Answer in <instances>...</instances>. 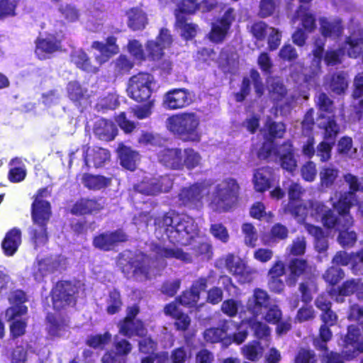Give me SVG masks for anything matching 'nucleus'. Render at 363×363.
<instances>
[{"label": "nucleus", "instance_id": "58836bf2", "mask_svg": "<svg viewBox=\"0 0 363 363\" xmlns=\"http://www.w3.org/2000/svg\"><path fill=\"white\" fill-rule=\"evenodd\" d=\"M48 330L52 337H62L68 332L67 321L60 316H48Z\"/></svg>", "mask_w": 363, "mask_h": 363}, {"label": "nucleus", "instance_id": "c85d7f7f", "mask_svg": "<svg viewBox=\"0 0 363 363\" xmlns=\"http://www.w3.org/2000/svg\"><path fill=\"white\" fill-rule=\"evenodd\" d=\"M10 303L12 305L6 311V317L9 319H14L16 316H23L27 313V307L23 303L26 302V294L22 291H16L12 292L9 298Z\"/></svg>", "mask_w": 363, "mask_h": 363}, {"label": "nucleus", "instance_id": "774afa93", "mask_svg": "<svg viewBox=\"0 0 363 363\" xmlns=\"http://www.w3.org/2000/svg\"><path fill=\"white\" fill-rule=\"evenodd\" d=\"M114 71L118 74L128 72L133 67V62L124 55H121L113 62Z\"/></svg>", "mask_w": 363, "mask_h": 363}, {"label": "nucleus", "instance_id": "cd10ccee", "mask_svg": "<svg viewBox=\"0 0 363 363\" xmlns=\"http://www.w3.org/2000/svg\"><path fill=\"white\" fill-rule=\"evenodd\" d=\"M158 160L167 168L182 170V150L180 148H164L158 152Z\"/></svg>", "mask_w": 363, "mask_h": 363}, {"label": "nucleus", "instance_id": "bf43d9fd", "mask_svg": "<svg viewBox=\"0 0 363 363\" xmlns=\"http://www.w3.org/2000/svg\"><path fill=\"white\" fill-rule=\"evenodd\" d=\"M106 311L108 314L113 315L118 313L122 306L119 292L116 290L111 291L106 300Z\"/></svg>", "mask_w": 363, "mask_h": 363}, {"label": "nucleus", "instance_id": "20e7f679", "mask_svg": "<svg viewBox=\"0 0 363 363\" xmlns=\"http://www.w3.org/2000/svg\"><path fill=\"white\" fill-rule=\"evenodd\" d=\"M284 133L285 126L282 123L267 121L264 129L266 141L258 151L257 156L259 159L279 160L283 169L292 172L296 169L297 162L294 157L291 144L286 143L278 149L272 141L277 138H281Z\"/></svg>", "mask_w": 363, "mask_h": 363}, {"label": "nucleus", "instance_id": "680f3d73", "mask_svg": "<svg viewBox=\"0 0 363 363\" xmlns=\"http://www.w3.org/2000/svg\"><path fill=\"white\" fill-rule=\"evenodd\" d=\"M242 232L244 235V241L247 246L255 247L258 239L257 232L254 225L245 223L242 225Z\"/></svg>", "mask_w": 363, "mask_h": 363}, {"label": "nucleus", "instance_id": "e433bc0d", "mask_svg": "<svg viewBox=\"0 0 363 363\" xmlns=\"http://www.w3.org/2000/svg\"><path fill=\"white\" fill-rule=\"evenodd\" d=\"M177 9L175 10L177 18V26L181 30L182 35L186 40L194 38L196 34L197 26L195 24L187 23L184 14L186 12L182 11L180 4H177Z\"/></svg>", "mask_w": 363, "mask_h": 363}, {"label": "nucleus", "instance_id": "bb28decb", "mask_svg": "<svg viewBox=\"0 0 363 363\" xmlns=\"http://www.w3.org/2000/svg\"><path fill=\"white\" fill-rule=\"evenodd\" d=\"M92 48L99 52V54H96V60L99 65L107 62L112 55L117 54L119 51L118 46L116 45V38L113 36L108 37L106 43L94 42Z\"/></svg>", "mask_w": 363, "mask_h": 363}, {"label": "nucleus", "instance_id": "09e8293b", "mask_svg": "<svg viewBox=\"0 0 363 363\" xmlns=\"http://www.w3.org/2000/svg\"><path fill=\"white\" fill-rule=\"evenodd\" d=\"M298 18H301L303 27L308 32H311L315 28V18L311 13H308L304 6H299L296 15L292 18V22L294 23Z\"/></svg>", "mask_w": 363, "mask_h": 363}, {"label": "nucleus", "instance_id": "4c0bfd02", "mask_svg": "<svg viewBox=\"0 0 363 363\" xmlns=\"http://www.w3.org/2000/svg\"><path fill=\"white\" fill-rule=\"evenodd\" d=\"M289 230L287 228L280 223L274 225L269 233L262 235V241L264 245H272L281 240L288 237Z\"/></svg>", "mask_w": 363, "mask_h": 363}, {"label": "nucleus", "instance_id": "423d86ee", "mask_svg": "<svg viewBox=\"0 0 363 363\" xmlns=\"http://www.w3.org/2000/svg\"><path fill=\"white\" fill-rule=\"evenodd\" d=\"M320 31L323 36L315 40L313 50V60L311 64V75H308L306 70L303 73V78L306 82L315 77L320 72V63L324 50L325 38H336L343 32L342 21L339 18L320 17L319 18Z\"/></svg>", "mask_w": 363, "mask_h": 363}, {"label": "nucleus", "instance_id": "79ce46f5", "mask_svg": "<svg viewBox=\"0 0 363 363\" xmlns=\"http://www.w3.org/2000/svg\"><path fill=\"white\" fill-rule=\"evenodd\" d=\"M126 14L128 18V26L134 30L144 28L147 23L146 14L139 8L130 9Z\"/></svg>", "mask_w": 363, "mask_h": 363}, {"label": "nucleus", "instance_id": "2eb2a0df", "mask_svg": "<svg viewBox=\"0 0 363 363\" xmlns=\"http://www.w3.org/2000/svg\"><path fill=\"white\" fill-rule=\"evenodd\" d=\"M65 265L66 259L61 256L38 257L32 267V274L36 281H40L55 270L65 268Z\"/></svg>", "mask_w": 363, "mask_h": 363}, {"label": "nucleus", "instance_id": "f257e3e1", "mask_svg": "<svg viewBox=\"0 0 363 363\" xmlns=\"http://www.w3.org/2000/svg\"><path fill=\"white\" fill-rule=\"evenodd\" d=\"M345 180L350 186V191L344 194H335L331 198L333 206L338 212L335 215L333 211H328L323 217L322 223L328 230H334L340 233L338 242L343 247H351L357 240V235L354 231H350L353 220L349 213L351 206L356 201L355 191H363V178L347 174Z\"/></svg>", "mask_w": 363, "mask_h": 363}, {"label": "nucleus", "instance_id": "2f4dec72", "mask_svg": "<svg viewBox=\"0 0 363 363\" xmlns=\"http://www.w3.org/2000/svg\"><path fill=\"white\" fill-rule=\"evenodd\" d=\"M206 287V279H199L193 284L189 291L184 292L182 296L179 297V303L189 308L196 306L197 302L199 299V293L204 290Z\"/></svg>", "mask_w": 363, "mask_h": 363}, {"label": "nucleus", "instance_id": "a211bd4d", "mask_svg": "<svg viewBox=\"0 0 363 363\" xmlns=\"http://www.w3.org/2000/svg\"><path fill=\"white\" fill-rule=\"evenodd\" d=\"M172 186V180L168 176L149 178L145 177L135 185V190L146 195H155L168 191Z\"/></svg>", "mask_w": 363, "mask_h": 363}, {"label": "nucleus", "instance_id": "4468645a", "mask_svg": "<svg viewBox=\"0 0 363 363\" xmlns=\"http://www.w3.org/2000/svg\"><path fill=\"white\" fill-rule=\"evenodd\" d=\"M77 287L69 281H62L55 285L52 291V301L55 310H60L67 306H73L76 301Z\"/></svg>", "mask_w": 363, "mask_h": 363}, {"label": "nucleus", "instance_id": "6e6552de", "mask_svg": "<svg viewBox=\"0 0 363 363\" xmlns=\"http://www.w3.org/2000/svg\"><path fill=\"white\" fill-rule=\"evenodd\" d=\"M240 186L234 178L228 177L218 182L209 194L208 206L214 211L225 212L236 203Z\"/></svg>", "mask_w": 363, "mask_h": 363}, {"label": "nucleus", "instance_id": "6ab92c4d", "mask_svg": "<svg viewBox=\"0 0 363 363\" xmlns=\"http://www.w3.org/2000/svg\"><path fill=\"white\" fill-rule=\"evenodd\" d=\"M192 102L190 91L186 89H173L162 98V106L167 110H177L189 106Z\"/></svg>", "mask_w": 363, "mask_h": 363}, {"label": "nucleus", "instance_id": "f03ea898", "mask_svg": "<svg viewBox=\"0 0 363 363\" xmlns=\"http://www.w3.org/2000/svg\"><path fill=\"white\" fill-rule=\"evenodd\" d=\"M155 234L159 239L164 236L172 242H178L182 245H191L196 255L211 257V246L206 242L200 235L194 219L184 214L168 213L155 220Z\"/></svg>", "mask_w": 363, "mask_h": 363}, {"label": "nucleus", "instance_id": "ddd939ff", "mask_svg": "<svg viewBox=\"0 0 363 363\" xmlns=\"http://www.w3.org/2000/svg\"><path fill=\"white\" fill-rule=\"evenodd\" d=\"M318 126L324 130V139L317 147V155L322 162H326L331 157V150L334 145V140L339 133V125L330 117L323 119L318 123Z\"/></svg>", "mask_w": 363, "mask_h": 363}, {"label": "nucleus", "instance_id": "a878e982", "mask_svg": "<svg viewBox=\"0 0 363 363\" xmlns=\"http://www.w3.org/2000/svg\"><path fill=\"white\" fill-rule=\"evenodd\" d=\"M126 240L127 235L122 230H118L111 233L100 234L94 238L93 244L94 247L99 249L109 250L118 242H124Z\"/></svg>", "mask_w": 363, "mask_h": 363}, {"label": "nucleus", "instance_id": "39448f33", "mask_svg": "<svg viewBox=\"0 0 363 363\" xmlns=\"http://www.w3.org/2000/svg\"><path fill=\"white\" fill-rule=\"evenodd\" d=\"M50 194L48 189L38 191L32 205V218L33 225L30 231L35 248L44 245L48 241L46 225L50 219V205L44 199Z\"/></svg>", "mask_w": 363, "mask_h": 363}, {"label": "nucleus", "instance_id": "9b49d317", "mask_svg": "<svg viewBox=\"0 0 363 363\" xmlns=\"http://www.w3.org/2000/svg\"><path fill=\"white\" fill-rule=\"evenodd\" d=\"M268 89L271 98L277 102V111H279L281 115H286L292 108V104L296 102L300 96L307 99V95L303 94L291 95L290 97H286V89L279 79L271 78L267 81Z\"/></svg>", "mask_w": 363, "mask_h": 363}, {"label": "nucleus", "instance_id": "6e6d98bb", "mask_svg": "<svg viewBox=\"0 0 363 363\" xmlns=\"http://www.w3.org/2000/svg\"><path fill=\"white\" fill-rule=\"evenodd\" d=\"M67 92L70 99L76 102H81L87 96V90L83 89L77 82H71L68 84Z\"/></svg>", "mask_w": 363, "mask_h": 363}, {"label": "nucleus", "instance_id": "c756f323", "mask_svg": "<svg viewBox=\"0 0 363 363\" xmlns=\"http://www.w3.org/2000/svg\"><path fill=\"white\" fill-rule=\"evenodd\" d=\"M162 3L168 4L170 2L175 3L179 0H160ZM217 4L216 0H203L199 3V0H182L180 9L182 11L191 14L196 11L201 12H207L211 11Z\"/></svg>", "mask_w": 363, "mask_h": 363}, {"label": "nucleus", "instance_id": "13d9d810", "mask_svg": "<svg viewBox=\"0 0 363 363\" xmlns=\"http://www.w3.org/2000/svg\"><path fill=\"white\" fill-rule=\"evenodd\" d=\"M303 192L304 190L299 184L291 182L288 186L289 203L286 206L291 208L294 204L298 203Z\"/></svg>", "mask_w": 363, "mask_h": 363}, {"label": "nucleus", "instance_id": "aec40b11", "mask_svg": "<svg viewBox=\"0 0 363 363\" xmlns=\"http://www.w3.org/2000/svg\"><path fill=\"white\" fill-rule=\"evenodd\" d=\"M138 313V308L136 306L128 309L127 316L123 321L118 325L119 333L124 336L130 337L133 335L143 336L146 333V329L140 320H135Z\"/></svg>", "mask_w": 363, "mask_h": 363}, {"label": "nucleus", "instance_id": "f8f14e48", "mask_svg": "<svg viewBox=\"0 0 363 363\" xmlns=\"http://www.w3.org/2000/svg\"><path fill=\"white\" fill-rule=\"evenodd\" d=\"M285 211L291 213L298 223L305 222L308 218L315 220H321L328 211H333L328 209L325 206L318 201H308L304 203L294 204L291 208L286 206Z\"/></svg>", "mask_w": 363, "mask_h": 363}, {"label": "nucleus", "instance_id": "a19ab883", "mask_svg": "<svg viewBox=\"0 0 363 363\" xmlns=\"http://www.w3.org/2000/svg\"><path fill=\"white\" fill-rule=\"evenodd\" d=\"M118 151L121 165L127 169L133 171L139 160L138 153L124 145L120 146Z\"/></svg>", "mask_w": 363, "mask_h": 363}, {"label": "nucleus", "instance_id": "dca6fc26", "mask_svg": "<svg viewBox=\"0 0 363 363\" xmlns=\"http://www.w3.org/2000/svg\"><path fill=\"white\" fill-rule=\"evenodd\" d=\"M225 267L238 282L249 283L254 279L256 272L252 267L247 266L244 260L233 255H228L225 260Z\"/></svg>", "mask_w": 363, "mask_h": 363}, {"label": "nucleus", "instance_id": "49530a36", "mask_svg": "<svg viewBox=\"0 0 363 363\" xmlns=\"http://www.w3.org/2000/svg\"><path fill=\"white\" fill-rule=\"evenodd\" d=\"M306 230L315 238V248L318 252H324L328 248V241L323 235L320 228L311 225L308 223H305Z\"/></svg>", "mask_w": 363, "mask_h": 363}, {"label": "nucleus", "instance_id": "de8ad7c7", "mask_svg": "<svg viewBox=\"0 0 363 363\" xmlns=\"http://www.w3.org/2000/svg\"><path fill=\"white\" fill-rule=\"evenodd\" d=\"M72 61L77 67L87 72H96L98 67L91 65L86 53L82 50H76L72 55Z\"/></svg>", "mask_w": 363, "mask_h": 363}, {"label": "nucleus", "instance_id": "0e129e2a", "mask_svg": "<svg viewBox=\"0 0 363 363\" xmlns=\"http://www.w3.org/2000/svg\"><path fill=\"white\" fill-rule=\"evenodd\" d=\"M21 0H0V18L15 16Z\"/></svg>", "mask_w": 363, "mask_h": 363}, {"label": "nucleus", "instance_id": "1a4fd4ad", "mask_svg": "<svg viewBox=\"0 0 363 363\" xmlns=\"http://www.w3.org/2000/svg\"><path fill=\"white\" fill-rule=\"evenodd\" d=\"M157 89L155 77L147 72H140L131 77L128 81L127 93L133 100L140 102L150 99Z\"/></svg>", "mask_w": 363, "mask_h": 363}, {"label": "nucleus", "instance_id": "864d4df0", "mask_svg": "<svg viewBox=\"0 0 363 363\" xmlns=\"http://www.w3.org/2000/svg\"><path fill=\"white\" fill-rule=\"evenodd\" d=\"M317 103L320 111L323 112L320 113V118L318 123L323 121V117H325V119L330 117L335 121L333 115H326L330 114L333 112V103L328 96L324 93H320L318 96Z\"/></svg>", "mask_w": 363, "mask_h": 363}, {"label": "nucleus", "instance_id": "3c124183", "mask_svg": "<svg viewBox=\"0 0 363 363\" xmlns=\"http://www.w3.org/2000/svg\"><path fill=\"white\" fill-rule=\"evenodd\" d=\"M244 356L251 361L258 359L262 354L264 347L259 341H252L242 348Z\"/></svg>", "mask_w": 363, "mask_h": 363}, {"label": "nucleus", "instance_id": "412c9836", "mask_svg": "<svg viewBox=\"0 0 363 363\" xmlns=\"http://www.w3.org/2000/svg\"><path fill=\"white\" fill-rule=\"evenodd\" d=\"M233 13V9H228L220 18L212 23L211 30L208 34L210 40L214 43H220L225 39L231 24L235 20Z\"/></svg>", "mask_w": 363, "mask_h": 363}, {"label": "nucleus", "instance_id": "a18cd8bd", "mask_svg": "<svg viewBox=\"0 0 363 363\" xmlns=\"http://www.w3.org/2000/svg\"><path fill=\"white\" fill-rule=\"evenodd\" d=\"M201 162V155L192 148L182 150V169L186 167L191 170L199 167Z\"/></svg>", "mask_w": 363, "mask_h": 363}, {"label": "nucleus", "instance_id": "473e14b6", "mask_svg": "<svg viewBox=\"0 0 363 363\" xmlns=\"http://www.w3.org/2000/svg\"><path fill=\"white\" fill-rule=\"evenodd\" d=\"M250 80L254 84L255 89L259 96H261L264 91V87L260 82L259 74L256 70H252L250 72V79L249 78H244L240 92L235 94V99L237 101H242L245 99V96L249 94Z\"/></svg>", "mask_w": 363, "mask_h": 363}, {"label": "nucleus", "instance_id": "603ef678", "mask_svg": "<svg viewBox=\"0 0 363 363\" xmlns=\"http://www.w3.org/2000/svg\"><path fill=\"white\" fill-rule=\"evenodd\" d=\"M347 86L346 74L344 72H339L333 76L330 79L329 87L333 92L337 94L343 93L347 88Z\"/></svg>", "mask_w": 363, "mask_h": 363}, {"label": "nucleus", "instance_id": "69168bd1", "mask_svg": "<svg viewBox=\"0 0 363 363\" xmlns=\"http://www.w3.org/2000/svg\"><path fill=\"white\" fill-rule=\"evenodd\" d=\"M111 340V335L106 332L104 335L90 336L86 343L89 346L96 349H103Z\"/></svg>", "mask_w": 363, "mask_h": 363}, {"label": "nucleus", "instance_id": "c9c22d12", "mask_svg": "<svg viewBox=\"0 0 363 363\" xmlns=\"http://www.w3.org/2000/svg\"><path fill=\"white\" fill-rule=\"evenodd\" d=\"M178 300L167 305L164 308V313L175 319V325L177 329L185 330L189 327L190 318L180 311L177 306Z\"/></svg>", "mask_w": 363, "mask_h": 363}, {"label": "nucleus", "instance_id": "4be33fe9", "mask_svg": "<svg viewBox=\"0 0 363 363\" xmlns=\"http://www.w3.org/2000/svg\"><path fill=\"white\" fill-rule=\"evenodd\" d=\"M270 304V296L267 292L261 289H255L252 295L249 297L246 308L255 318L263 314V311L268 308Z\"/></svg>", "mask_w": 363, "mask_h": 363}, {"label": "nucleus", "instance_id": "c03bdc74", "mask_svg": "<svg viewBox=\"0 0 363 363\" xmlns=\"http://www.w3.org/2000/svg\"><path fill=\"white\" fill-rule=\"evenodd\" d=\"M230 325H233L231 321H226L222 328H212L205 330L203 338L206 342L214 343L223 341L228 335V330Z\"/></svg>", "mask_w": 363, "mask_h": 363}, {"label": "nucleus", "instance_id": "0eeeda50", "mask_svg": "<svg viewBox=\"0 0 363 363\" xmlns=\"http://www.w3.org/2000/svg\"><path fill=\"white\" fill-rule=\"evenodd\" d=\"M199 116L190 111L173 114L166 121L167 130L184 141L199 142L201 139Z\"/></svg>", "mask_w": 363, "mask_h": 363}, {"label": "nucleus", "instance_id": "338daca9", "mask_svg": "<svg viewBox=\"0 0 363 363\" xmlns=\"http://www.w3.org/2000/svg\"><path fill=\"white\" fill-rule=\"evenodd\" d=\"M249 325L252 328L255 335L259 339H264L267 342V338L270 334L269 328L262 322L256 320H251L249 321Z\"/></svg>", "mask_w": 363, "mask_h": 363}, {"label": "nucleus", "instance_id": "5701e85b", "mask_svg": "<svg viewBox=\"0 0 363 363\" xmlns=\"http://www.w3.org/2000/svg\"><path fill=\"white\" fill-rule=\"evenodd\" d=\"M172 43V38L169 31L162 28L155 40H150L146 45V50L150 57L157 60L160 59L164 55V50L170 46Z\"/></svg>", "mask_w": 363, "mask_h": 363}, {"label": "nucleus", "instance_id": "7ed1b4c3", "mask_svg": "<svg viewBox=\"0 0 363 363\" xmlns=\"http://www.w3.org/2000/svg\"><path fill=\"white\" fill-rule=\"evenodd\" d=\"M151 250L150 259L143 254L133 257L130 252H123L118 256L117 265L127 277L143 281L151 277L150 264L160 269L166 266L164 259L175 258L185 262L191 260L190 255L178 247L154 244Z\"/></svg>", "mask_w": 363, "mask_h": 363}, {"label": "nucleus", "instance_id": "f3484780", "mask_svg": "<svg viewBox=\"0 0 363 363\" xmlns=\"http://www.w3.org/2000/svg\"><path fill=\"white\" fill-rule=\"evenodd\" d=\"M209 193L208 185L204 183L196 184L182 189L179 198L181 203L190 208H199L203 205L202 199Z\"/></svg>", "mask_w": 363, "mask_h": 363}, {"label": "nucleus", "instance_id": "8fccbe9b", "mask_svg": "<svg viewBox=\"0 0 363 363\" xmlns=\"http://www.w3.org/2000/svg\"><path fill=\"white\" fill-rule=\"evenodd\" d=\"M82 184L89 189H100L108 185V179L102 176L84 174L82 178Z\"/></svg>", "mask_w": 363, "mask_h": 363}, {"label": "nucleus", "instance_id": "37998d69", "mask_svg": "<svg viewBox=\"0 0 363 363\" xmlns=\"http://www.w3.org/2000/svg\"><path fill=\"white\" fill-rule=\"evenodd\" d=\"M102 205L95 200L82 199L78 201L72 207V213L82 215L99 211Z\"/></svg>", "mask_w": 363, "mask_h": 363}, {"label": "nucleus", "instance_id": "f704fd0d", "mask_svg": "<svg viewBox=\"0 0 363 363\" xmlns=\"http://www.w3.org/2000/svg\"><path fill=\"white\" fill-rule=\"evenodd\" d=\"M94 130L99 139L106 141L114 139L118 131L112 121L104 118L96 121Z\"/></svg>", "mask_w": 363, "mask_h": 363}, {"label": "nucleus", "instance_id": "e2e57ef3", "mask_svg": "<svg viewBox=\"0 0 363 363\" xmlns=\"http://www.w3.org/2000/svg\"><path fill=\"white\" fill-rule=\"evenodd\" d=\"M265 310L267 311L266 313L263 312V314L261 315L264 320L271 324H277L279 322L281 318L282 313L277 305L269 304L268 308Z\"/></svg>", "mask_w": 363, "mask_h": 363}, {"label": "nucleus", "instance_id": "5fc2aeb1", "mask_svg": "<svg viewBox=\"0 0 363 363\" xmlns=\"http://www.w3.org/2000/svg\"><path fill=\"white\" fill-rule=\"evenodd\" d=\"M11 165L13 167L9 171V179L13 182H19L23 180L26 175V172L23 165H21V160L18 158H15L11 160Z\"/></svg>", "mask_w": 363, "mask_h": 363}, {"label": "nucleus", "instance_id": "052dcab7", "mask_svg": "<svg viewBox=\"0 0 363 363\" xmlns=\"http://www.w3.org/2000/svg\"><path fill=\"white\" fill-rule=\"evenodd\" d=\"M337 150L350 158L354 157L357 153V149L352 147V140L350 137H343L338 141Z\"/></svg>", "mask_w": 363, "mask_h": 363}, {"label": "nucleus", "instance_id": "4d7b16f0", "mask_svg": "<svg viewBox=\"0 0 363 363\" xmlns=\"http://www.w3.org/2000/svg\"><path fill=\"white\" fill-rule=\"evenodd\" d=\"M333 262L336 264L346 266L351 264L352 270L354 274H357V269L356 264V258L354 254H348L346 252H339L336 254L333 259Z\"/></svg>", "mask_w": 363, "mask_h": 363}, {"label": "nucleus", "instance_id": "b1692460", "mask_svg": "<svg viewBox=\"0 0 363 363\" xmlns=\"http://www.w3.org/2000/svg\"><path fill=\"white\" fill-rule=\"evenodd\" d=\"M60 42L54 35H40L35 41V53L40 60L48 58L59 50Z\"/></svg>", "mask_w": 363, "mask_h": 363}, {"label": "nucleus", "instance_id": "9d476101", "mask_svg": "<svg viewBox=\"0 0 363 363\" xmlns=\"http://www.w3.org/2000/svg\"><path fill=\"white\" fill-rule=\"evenodd\" d=\"M362 38L353 33L337 49H328L325 55V61L328 65H335L341 63L346 55L350 57L357 58L362 50Z\"/></svg>", "mask_w": 363, "mask_h": 363}, {"label": "nucleus", "instance_id": "7c9ffc66", "mask_svg": "<svg viewBox=\"0 0 363 363\" xmlns=\"http://www.w3.org/2000/svg\"><path fill=\"white\" fill-rule=\"evenodd\" d=\"M274 180L272 170L270 167H261L255 170L252 182L254 189L257 192H264L271 186Z\"/></svg>", "mask_w": 363, "mask_h": 363}, {"label": "nucleus", "instance_id": "72a5a7b5", "mask_svg": "<svg viewBox=\"0 0 363 363\" xmlns=\"http://www.w3.org/2000/svg\"><path fill=\"white\" fill-rule=\"evenodd\" d=\"M109 157L110 155L107 150L94 147L87 149L84 161L88 167H99L105 164Z\"/></svg>", "mask_w": 363, "mask_h": 363}, {"label": "nucleus", "instance_id": "ea45409f", "mask_svg": "<svg viewBox=\"0 0 363 363\" xmlns=\"http://www.w3.org/2000/svg\"><path fill=\"white\" fill-rule=\"evenodd\" d=\"M21 242V231L13 228L7 233L2 242V248L8 256L13 255L17 250Z\"/></svg>", "mask_w": 363, "mask_h": 363}, {"label": "nucleus", "instance_id": "393cba45", "mask_svg": "<svg viewBox=\"0 0 363 363\" xmlns=\"http://www.w3.org/2000/svg\"><path fill=\"white\" fill-rule=\"evenodd\" d=\"M356 292L359 299H363V284L359 280L351 279L343 283L340 288H333L330 291V296L337 302L344 301L343 296H349Z\"/></svg>", "mask_w": 363, "mask_h": 363}]
</instances>
